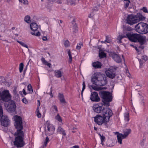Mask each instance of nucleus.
<instances>
[{
  "label": "nucleus",
  "instance_id": "obj_24",
  "mask_svg": "<svg viewBox=\"0 0 148 148\" xmlns=\"http://www.w3.org/2000/svg\"><path fill=\"white\" fill-rule=\"evenodd\" d=\"M91 87L94 90L98 91L103 89H106V88L105 87H104L103 88H101V87H98L96 86L93 85L91 86Z\"/></svg>",
  "mask_w": 148,
  "mask_h": 148
},
{
  "label": "nucleus",
  "instance_id": "obj_60",
  "mask_svg": "<svg viewBox=\"0 0 148 148\" xmlns=\"http://www.w3.org/2000/svg\"><path fill=\"white\" fill-rule=\"evenodd\" d=\"M45 65L48 66L49 67H50L51 64L50 63H48L47 62V63Z\"/></svg>",
  "mask_w": 148,
  "mask_h": 148
},
{
  "label": "nucleus",
  "instance_id": "obj_15",
  "mask_svg": "<svg viewBox=\"0 0 148 148\" xmlns=\"http://www.w3.org/2000/svg\"><path fill=\"white\" fill-rule=\"evenodd\" d=\"M111 56L112 59L117 63H120L121 62L122 59L118 54L113 53L111 54Z\"/></svg>",
  "mask_w": 148,
  "mask_h": 148
},
{
  "label": "nucleus",
  "instance_id": "obj_37",
  "mask_svg": "<svg viewBox=\"0 0 148 148\" xmlns=\"http://www.w3.org/2000/svg\"><path fill=\"white\" fill-rule=\"evenodd\" d=\"M71 53V52L70 51V50H69L68 52V53L69 55V62H70V63L71 62L72 60V57Z\"/></svg>",
  "mask_w": 148,
  "mask_h": 148
},
{
  "label": "nucleus",
  "instance_id": "obj_30",
  "mask_svg": "<svg viewBox=\"0 0 148 148\" xmlns=\"http://www.w3.org/2000/svg\"><path fill=\"white\" fill-rule=\"evenodd\" d=\"M99 56L100 58H104L106 57V53L103 52H101L99 53Z\"/></svg>",
  "mask_w": 148,
  "mask_h": 148
},
{
  "label": "nucleus",
  "instance_id": "obj_36",
  "mask_svg": "<svg viewBox=\"0 0 148 148\" xmlns=\"http://www.w3.org/2000/svg\"><path fill=\"white\" fill-rule=\"evenodd\" d=\"M23 63L20 64L19 66V70L20 73H21L23 70Z\"/></svg>",
  "mask_w": 148,
  "mask_h": 148
},
{
  "label": "nucleus",
  "instance_id": "obj_22",
  "mask_svg": "<svg viewBox=\"0 0 148 148\" xmlns=\"http://www.w3.org/2000/svg\"><path fill=\"white\" fill-rule=\"evenodd\" d=\"M57 132L60 134H62L63 136H65L66 135L65 131L60 126L58 127L57 130Z\"/></svg>",
  "mask_w": 148,
  "mask_h": 148
},
{
  "label": "nucleus",
  "instance_id": "obj_41",
  "mask_svg": "<svg viewBox=\"0 0 148 148\" xmlns=\"http://www.w3.org/2000/svg\"><path fill=\"white\" fill-rule=\"evenodd\" d=\"M70 45L69 42L68 40H66L64 42V45L65 47H68Z\"/></svg>",
  "mask_w": 148,
  "mask_h": 148
},
{
  "label": "nucleus",
  "instance_id": "obj_17",
  "mask_svg": "<svg viewBox=\"0 0 148 148\" xmlns=\"http://www.w3.org/2000/svg\"><path fill=\"white\" fill-rule=\"evenodd\" d=\"M146 37L144 36H141L139 34L137 42H139L140 45H143L145 42Z\"/></svg>",
  "mask_w": 148,
  "mask_h": 148
},
{
  "label": "nucleus",
  "instance_id": "obj_53",
  "mask_svg": "<svg viewBox=\"0 0 148 148\" xmlns=\"http://www.w3.org/2000/svg\"><path fill=\"white\" fill-rule=\"evenodd\" d=\"M59 99L63 98H64V96L63 94H61L60 93H59Z\"/></svg>",
  "mask_w": 148,
  "mask_h": 148
},
{
  "label": "nucleus",
  "instance_id": "obj_57",
  "mask_svg": "<svg viewBox=\"0 0 148 148\" xmlns=\"http://www.w3.org/2000/svg\"><path fill=\"white\" fill-rule=\"evenodd\" d=\"M57 3H58L61 4L62 3L61 0H56Z\"/></svg>",
  "mask_w": 148,
  "mask_h": 148
},
{
  "label": "nucleus",
  "instance_id": "obj_21",
  "mask_svg": "<svg viewBox=\"0 0 148 148\" xmlns=\"http://www.w3.org/2000/svg\"><path fill=\"white\" fill-rule=\"evenodd\" d=\"M55 76L58 77L60 78L62 76L63 74V72L61 71L60 70H55L54 71Z\"/></svg>",
  "mask_w": 148,
  "mask_h": 148
},
{
  "label": "nucleus",
  "instance_id": "obj_18",
  "mask_svg": "<svg viewBox=\"0 0 148 148\" xmlns=\"http://www.w3.org/2000/svg\"><path fill=\"white\" fill-rule=\"evenodd\" d=\"M92 66L95 69L101 68L102 66V64L99 61L93 62L92 64Z\"/></svg>",
  "mask_w": 148,
  "mask_h": 148
},
{
  "label": "nucleus",
  "instance_id": "obj_31",
  "mask_svg": "<svg viewBox=\"0 0 148 148\" xmlns=\"http://www.w3.org/2000/svg\"><path fill=\"white\" fill-rule=\"evenodd\" d=\"M49 139L48 137H47L45 139L44 144L42 145V148H44V147L46 146L47 143L49 142Z\"/></svg>",
  "mask_w": 148,
  "mask_h": 148
},
{
  "label": "nucleus",
  "instance_id": "obj_10",
  "mask_svg": "<svg viewBox=\"0 0 148 148\" xmlns=\"http://www.w3.org/2000/svg\"><path fill=\"white\" fill-rule=\"evenodd\" d=\"M11 97L9 91L7 90H5L2 92L1 96V100L6 102L10 101Z\"/></svg>",
  "mask_w": 148,
  "mask_h": 148
},
{
  "label": "nucleus",
  "instance_id": "obj_23",
  "mask_svg": "<svg viewBox=\"0 0 148 148\" xmlns=\"http://www.w3.org/2000/svg\"><path fill=\"white\" fill-rule=\"evenodd\" d=\"M72 24L73 25L71 29H73V32H76L78 31V27L74 21L73 22Z\"/></svg>",
  "mask_w": 148,
  "mask_h": 148
},
{
  "label": "nucleus",
  "instance_id": "obj_28",
  "mask_svg": "<svg viewBox=\"0 0 148 148\" xmlns=\"http://www.w3.org/2000/svg\"><path fill=\"white\" fill-rule=\"evenodd\" d=\"M99 135L100 137V138L101 141V144L103 146H104V144L103 143V142L105 141V137L103 135H101V134H99Z\"/></svg>",
  "mask_w": 148,
  "mask_h": 148
},
{
  "label": "nucleus",
  "instance_id": "obj_40",
  "mask_svg": "<svg viewBox=\"0 0 148 148\" xmlns=\"http://www.w3.org/2000/svg\"><path fill=\"white\" fill-rule=\"evenodd\" d=\"M38 107L37 108L36 110V112L37 114V117L39 118L41 117V115L40 113L39 110H38Z\"/></svg>",
  "mask_w": 148,
  "mask_h": 148
},
{
  "label": "nucleus",
  "instance_id": "obj_1",
  "mask_svg": "<svg viewBox=\"0 0 148 148\" xmlns=\"http://www.w3.org/2000/svg\"><path fill=\"white\" fill-rule=\"evenodd\" d=\"M15 121L14 125L17 130L14 135L15 137L14 145L17 148L23 147L25 145L24 141V133L22 130L23 129L22 120L21 118L16 115L14 117Z\"/></svg>",
  "mask_w": 148,
  "mask_h": 148
},
{
  "label": "nucleus",
  "instance_id": "obj_33",
  "mask_svg": "<svg viewBox=\"0 0 148 148\" xmlns=\"http://www.w3.org/2000/svg\"><path fill=\"white\" fill-rule=\"evenodd\" d=\"M112 141L110 140H108L107 141L106 145L108 147H112L113 145L112 144Z\"/></svg>",
  "mask_w": 148,
  "mask_h": 148
},
{
  "label": "nucleus",
  "instance_id": "obj_47",
  "mask_svg": "<svg viewBox=\"0 0 148 148\" xmlns=\"http://www.w3.org/2000/svg\"><path fill=\"white\" fill-rule=\"evenodd\" d=\"M41 61L42 62L45 64H46L47 63V62L46 60L45 59V58L43 57L42 58H41Z\"/></svg>",
  "mask_w": 148,
  "mask_h": 148
},
{
  "label": "nucleus",
  "instance_id": "obj_56",
  "mask_svg": "<svg viewBox=\"0 0 148 148\" xmlns=\"http://www.w3.org/2000/svg\"><path fill=\"white\" fill-rule=\"evenodd\" d=\"M23 3L24 4H27L28 3V1L27 0H23Z\"/></svg>",
  "mask_w": 148,
  "mask_h": 148
},
{
  "label": "nucleus",
  "instance_id": "obj_55",
  "mask_svg": "<svg viewBox=\"0 0 148 148\" xmlns=\"http://www.w3.org/2000/svg\"><path fill=\"white\" fill-rule=\"evenodd\" d=\"M93 16H94V15H93L92 12L89 15L88 17L89 18H91L93 17Z\"/></svg>",
  "mask_w": 148,
  "mask_h": 148
},
{
  "label": "nucleus",
  "instance_id": "obj_25",
  "mask_svg": "<svg viewBox=\"0 0 148 148\" xmlns=\"http://www.w3.org/2000/svg\"><path fill=\"white\" fill-rule=\"evenodd\" d=\"M124 117L125 120L128 122L129 120V113L128 112L124 113Z\"/></svg>",
  "mask_w": 148,
  "mask_h": 148
},
{
  "label": "nucleus",
  "instance_id": "obj_45",
  "mask_svg": "<svg viewBox=\"0 0 148 148\" xmlns=\"http://www.w3.org/2000/svg\"><path fill=\"white\" fill-rule=\"evenodd\" d=\"M59 100L60 102L62 103H66L65 99L64 98H63L59 99Z\"/></svg>",
  "mask_w": 148,
  "mask_h": 148
},
{
  "label": "nucleus",
  "instance_id": "obj_32",
  "mask_svg": "<svg viewBox=\"0 0 148 148\" xmlns=\"http://www.w3.org/2000/svg\"><path fill=\"white\" fill-rule=\"evenodd\" d=\"M124 1H126V3H125L124 8L126 9L129 6V4L130 3V2L129 0H124Z\"/></svg>",
  "mask_w": 148,
  "mask_h": 148
},
{
  "label": "nucleus",
  "instance_id": "obj_19",
  "mask_svg": "<svg viewBox=\"0 0 148 148\" xmlns=\"http://www.w3.org/2000/svg\"><path fill=\"white\" fill-rule=\"evenodd\" d=\"M124 134H119L118 135H117V138L118 140V142L120 144H122V138H121L122 137L123 138H125L127 136H125Z\"/></svg>",
  "mask_w": 148,
  "mask_h": 148
},
{
  "label": "nucleus",
  "instance_id": "obj_50",
  "mask_svg": "<svg viewBox=\"0 0 148 148\" xmlns=\"http://www.w3.org/2000/svg\"><path fill=\"white\" fill-rule=\"evenodd\" d=\"M53 109H54L56 112L58 111L57 107L56 105H53L52 106Z\"/></svg>",
  "mask_w": 148,
  "mask_h": 148
},
{
  "label": "nucleus",
  "instance_id": "obj_4",
  "mask_svg": "<svg viewBox=\"0 0 148 148\" xmlns=\"http://www.w3.org/2000/svg\"><path fill=\"white\" fill-rule=\"evenodd\" d=\"M100 95L102 99V101L103 105L106 106H109V102L112 100V97L110 93L106 91L101 92L100 93Z\"/></svg>",
  "mask_w": 148,
  "mask_h": 148
},
{
  "label": "nucleus",
  "instance_id": "obj_64",
  "mask_svg": "<svg viewBox=\"0 0 148 148\" xmlns=\"http://www.w3.org/2000/svg\"><path fill=\"white\" fill-rule=\"evenodd\" d=\"M73 148H79V146L77 145H75L73 147Z\"/></svg>",
  "mask_w": 148,
  "mask_h": 148
},
{
  "label": "nucleus",
  "instance_id": "obj_44",
  "mask_svg": "<svg viewBox=\"0 0 148 148\" xmlns=\"http://www.w3.org/2000/svg\"><path fill=\"white\" fill-rule=\"evenodd\" d=\"M142 59L146 61L148 60V57L146 56H142Z\"/></svg>",
  "mask_w": 148,
  "mask_h": 148
},
{
  "label": "nucleus",
  "instance_id": "obj_49",
  "mask_svg": "<svg viewBox=\"0 0 148 148\" xmlns=\"http://www.w3.org/2000/svg\"><path fill=\"white\" fill-rule=\"evenodd\" d=\"M142 10H143V11L144 12H145V13H148V11L147 9V8H146V7H143V8Z\"/></svg>",
  "mask_w": 148,
  "mask_h": 148
},
{
  "label": "nucleus",
  "instance_id": "obj_12",
  "mask_svg": "<svg viewBox=\"0 0 148 148\" xmlns=\"http://www.w3.org/2000/svg\"><path fill=\"white\" fill-rule=\"evenodd\" d=\"M105 119L103 117L98 115L94 117V121L99 125H101L103 123H106L108 122L106 121Z\"/></svg>",
  "mask_w": 148,
  "mask_h": 148
},
{
  "label": "nucleus",
  "instance_id": "obj_51",
  "mask_svg": "<svg viewBox=\"0 0 148 148\" xmlns=\"http://www.w3.org/2000/svg\"><path fill=\"white\" fill-rule=\"evenodd\" d=\"M106 41H107V42L109 43L110 42V40H109V37L108 36H106Z\"/></svg>",
  "mask_w": 148,
  "mask_h": 148
},
{
  "label": "nucleus",
  "instance_id": "obj_7",
  "mask_svg": "<svg viewBox=\"0 0 148 148\" xmlns=\"http://www.w3.org/2000/svg\"><path fill=\"white\" fill-rule=\"evenodd\" d=\"M45 130L46 136H49L54 134L55 128L52 124L47 121L46 122Z\"/></svg>",
  "mask_w": 148,
  "mask_h": 148
},
{
  "label": "nucleus",
  "instance_id": "obj_62",
  "mask_svg": "<svg viewBox=\"0 0 148 148\" xmlns=\"http://www.w3.org/2000/svg\"><path fill=\"white\" fill-rule=\"evenodd\" d=\"M73 130L72 131V132H73V133H74V132H75V131H74L75 130H77V128H75V127H73Z\"/></svg>",
  "mask_w": 148,
  "mask_h": 148
},
{
  "label": "nucleus",
  "instance_id": "obj_59",
  "mask_svg": "<svg viewBox=\"0 0 148 148\" xmlns=\"http://www.w3.org/2000/svg\"><path fill=\"white\" fill-rule=\"evenodd\" d=\"M23 94L25 95L27 94V93L26 92V91L24 89H23Z\"/></svg>",
  "mask_w": 148,
  "mask_h": 148
},
{
  "label": "nucleus",
  "instance_id": "obj_6",
  "mask_svg": "<svg viewBox=\"0 0 148 148\" xmlns=\"http://www.w3.org/2000/svg\"><path fill=\"white\" fill-rule=\"evenodd\" d=\"M141 20L142 18L139 17L138 15L136 16L129 15L127 18V23L130 25H132L134 24L139 22Z\"/></svg>",
  "mask_w": 148,
  "mask_h": 148
},
{
  "label": "nucleus",
  "instance_id": "obj_2",
  "mask_svg": "<svg viewBox=\"0 0 148 148\" xmlns=\"http://www.w3.org/2000/svg\"><path fill=\"white\" fill-rule=\"evenodd\" d=\"M107 78L104 74L100 72H96L92 75L91 82L93 84L97 86H103L107 84Z\"/></svg>",
  "mask_w": 148,
  "mask_h": 148
},
{
  "label": "nucleus",
  "instance_id": "obj_14",
  "mask_svg": "<svg viewBox=\"0 0 148 148\" xmlns=\"http://www.w3.org/2000/svg\"><path fill=\"white\" fill-rule=\"evenodd\" d=\"M90 99L92 101L96 102L99 101L100 100L98 94L96 92H94L91 93Z\"/></svg>",
  "mask_w": 148,
  "mask_h": 148
},
{
  "label": "nucleus",
  "instance_id": "obj_43",
  "mask_svg": "<svg viewBox=\"0 0 148 148\" xmlns=\"http://www.w3.org/2000/svg\"><path fill=\"white\" fill-rule=\"evenodd\" d=\"M99 5H98L96 6L95 7L92 9L93 12L94 11H97L98 10L99 8Z\"/></svg>",
  "mask_w": 148,
  "mask_h": 148
},
{
  "label": "nucleus",
  "instance_id": "obj_48",
  "mask_svg": "<svg viewBox=\"0 0 148 148\" xmlns=\"http://www.w3.org/2000/svg\"><path fill=\"white\" fill-rule=\"evenodd\" d=\"M22 101L23 103L25 104H27L28 103V101L25 98H23L22 100Z\"/></svg>",
  "mask_w": 148,
  "mask_h": 148
},
{
  "label": "nucleus",
  "instance_id": "obj_16",
  "mask_svg": "<svg viewBox=\"0 0 148 148\" xmlns=\"http://www.w3.org/2000/svg\"><path fill=\"white\" fill-rule=\"evenodd\" d=\"M103 107L99 106L98 104L94 105L93 106V109L94 111L97 113H100L102 111Z\"/></svg>",
  "mask_w": 148,
  "mask_h": 148
},
{
  "label": "nucleus",
  "instance_id": "obj_27",
  "mask_svg": "<svg viewBox=\"0 0 148 148\" xmlns=\"http://www.w3.org/2000/svg\"><path fill=\"white\" fill-rule=\"evenodd\" d=\"M27 90L29 91V93L32 94L33 91L32 87L30 84H29L27 86Z\"/></svg>",
  "mask_w": 148,
  "mask_h": 148
},
{
  "label": "nucleus",
  "instance_id": "obj_9",
  "mask_svg": "<svg viewBox=\"0 0 148 148\" xmlns=\"http://www.w3.org/2000/svg\"><path fill=\"white\" fill-rule=\"evenodd\" d=\"M102 113L106 121L108 122L110 118L112 115V110L108 108H103Z\"/></svg>",
  "mask_w": 148,
  "mask_h": 148
},
{
  "label": "nucleus",
  "instance_id": "obj_8",
  "mask_svg": "<svg viewBox=\"0 0 148 148\" xmlns=\"http://www.w3.org/2000/svg\"><path fill=\"white\" fill-rule=\"evenodd\" d=\"M3 112L2 106L0 105V117L1 116V124L4 127L8 126L10 123V121L8 117L3 116Z\"/></svg>",
  "mask_w": 148,
  "mask_h": 148
},
{
  "label": "nucleus",
  "instance_id": "obj_13",
  "mask_svg": "<svg viewBox=\"0 0 148 148\" xmlns=\"http://www.w3.org/2000/svg\"><path fill=\"white\" fill-rule=\"evenodd\" d=\"M106 73L107 76L110 78L113 79L115 76V70L110 68L108 69L106 72Z\"/></svg>",
  "mask_w": 148,
  "mask_h": 148
},
{
  "label": "nucleus",
  "instance_id": "obj_39",
  "mask_svg": "<svg viewBox=\"0 0 148 148\" xmlns=\"http://www.w3.org/2000/svg\"><path fill=\"white\" fill-rule=\"evenodd\" d=\"M82 85H83V88H82V92H81V95H82V94H83V92L85 88V83L84 81L83 82V83H82ZM82 100H83L82 97Z\"/></svg>",
  "mask_w": 148,
  "mask_h": 148
},
{
  "label": "nucleus",
  "instance_id": "obj_11",
  "mask_svg": "<svg viewBox=\"0 0 148 148\" xmlns=\"http://www.w3.org/2000/svg\"><path fill=\"white\" fill-rule=\"evenodd\" d=\"M16 105L13 101L10 100L8 103L7 106V109L9 112H14L16 110Z\"/></svg>",
  "mask_w": 148,
  "mask_h": 148
},
{
  "label": "nucleus",
  "instance_id": "obj_61",
  "mask_svg": "<svg viewBox=\"0 0 148 148\" xmlns=\"http://www.w3.org/2000/svg\"><path fill=\"white\" fill-rule=\"evenodd\" d=\"M52 92V88H51L50 92V95L51 96V97H53V96Z\"/></svg>",
  "mask_w": 148,
  "mask_h": 148
},
{
  "label": "nucleus",
  "instance_id": "obj_42",
  "mask_svg": "<svg viewBox=\"0 0 148 148\" xmlns=\"http://www.w3.org/2000/svg\"><path fill=\"white\" fill-rule=\"evenodd\" d=\"M31 33L32 35H33L36 36H39L40 35V33L39 32H38L36 33L32 32Z\"/></svg>",
  "mask_w": 148,
  "mask_h": 148
},
{
  "label": "nucleus",
  "instance_id": "obj_5",
  "mask_svg": "<svg viewBox=\"0 0 148 148\" xmlns=\"http://www.w3.org/2000/svg\"><path fill=\"white\" fill-rule=\"evenodd\" d=\"M135 28L136 31L141 34L148 32V25L144 23H139L136 25Z\"/></svg>",
  "mask_w": 148,
  "mask_h": 148
},
{
  "label": "nucleus",
  "instance_id": "obj_54",
  "mask_svg": "<svg viewBox=\"0 0 148 148\" xmlns=\"http://www.w3.org/2000/svg\"><path fill=\"white\" fill-rule=\"evenodd\" d=\"M42 40L44 41H46L47 40V38L46 36H43L42 37Z\"/></svg>",
  "mask_w": 148,
  "mask_h": 148
},
{
  "label": "nucleus",
  "instance_id": "obj_63",
  "mask_svg": "<svg viewBox=\"0 0 148 148\" xmlns=\"http://www.w3.org/2000/svg\"><path fill=\"white\" fill-rule=\"evenodd\" d=\"M38 106H40V100H38Z\"/></svg>",
  "mask_w": 148,
  "mask_h": 148
},
{
  "label": "nucleus",
  "instance_id": "obj_52",
  "mask_svg": "<svg viewBox=\"0 0 148 148\" xmlns=\"http://www.w3.org/2000/svg\"><path fill=\"white\" fill-rule=\"evenodd\" d=\"M144 47L143 46V45H140L138 47L139 49H140L141 50H142L144 48Z\"/></svg>",
  "mask_w": 148,
  "mask_h": 148
},
{
  "label": "nucleus",
  "instance_id": "obj_20",
  "mask_svg": "<svg viewBox=\"0 0 148 148\" xmlns=\"http://www.w3.org/2000/svg\"><path fill=\"white\" fill-rule=\"evenodd\" d=\"M30 28L32 31H35L37 30L38 26L36 23H33L30 24Z\"/></svg>",
  "mask_w": 148,
  "mask_h": 148
},
{
  "label": "nucleus",
  "instance_id": "obj_3",
  "mask_svg": "<svg viewBox=\"0 0 148 148\" xmlns=\"http://www.w3.org/2000/svg\"><path fill=\"white\" fill-rule=\"evenodd\" d=\"M139 35L137 34H131L130 33H126L125 35H119L117 37V39L119 40L118 43H122L121 40L124 38H127L129 40L134 42H137L138 38Z\"/></svg>",
  "mask_w": 148,
  "mask_h": 148
},
{
  "label": "nucleus",
  "instance_id": "obj_58",
  "mask_svg": "<svg viewBox=\"0 0 148 148\" xmlns=\"http://www.w3.org/2000/svg\"><path fill=\"white\" fill-rule=\"evenodd\" d=\"M135 49L136 50V51L138 52H139L141 50L140 49H139V48H138L137 47H136L135 48Z\"/></svg>",
  "mask_w": 148,
  "mask_h": 148
},
{
  "label": "nucleus",
  "instance_id": "obj_46",
  "mask_svg": "<svg viewBox=\"0 0 148 148\" xmlns=\"http://www.w3.org/2000/svg\"><path fill=\"white\" fill-rule=\"evenodd\" d=\"M82 45V44L79 43L77 45L76 47V49L78 50H79L81 48V46Z\"/></svg>",
  "mask_w": 148,
  "mask_h": 148
},
{
  "label": "nucleus",
  "instance_id": "obj_29",
  "mask_svg": "<svg viewBox=\"0 0 148 148\" xmlns=\"http://www.w3.org/2000/svg\"><path fill=\"white\" fill-rule=\"evenodd\" d=\"M30 18V16L27 15L24 18V20L26 22L28 23H29L31 22Z\"/></svg>",
  "mask_w": 148,
  "mask_h": 148
},
{
  "label": "nucleus",
  "instance_id": "obj_35",
  "mask_svg": "<svg viewBox=\"0 0 148 148\" xmlns=\"http://www.w3.org/2000/svg\"><path fill=\"white\" fill-rule=\"evenodd\" d=\"M17 42L18 43H19L22 46L24 47L28 48V47L27 45L23 42L21 41H20L18 40H17Z\"/></svg>",
  "mask_w": 148,
  "mask_h": 148
},
{
  "label": "nucleus",
  "instance_id": "obj_26",
  "mask_svg": "<svg viewBox=\"0 0 148 148\" xmlns=\"http://www.w3.org/2000/svg\"><path fill=\"white\" fill-rule=\"evenodd\" d=\"M131 130L130 129H126L124 130L123 132L125 136H127L130 133Z\"/></svg>",
  "mask_w": 148,
  "mask_h": 148
},
{
  "label": "nucleus",
  "instance_id": "obj_38",
  "mask_svg": "<svg viewBox=\"0 0 148 148\" xmlns=\"http://www.w3.org/2000/svg\"><path fill=\"white\" fill-rule=\"evenodd\" d=\"M69 3L71 5H75L76 4L75 1L73 0H70L69 1Z\"/></svg>",
  "mask_w": 148,
  "mask_h": 148
},
{
  "label": "nucleus",
  "instance_id": "obj_34",
  "mask_svg": "<svg viewBox=\"0 0 148 148\" xmlns=\"http://www.w3.org/2000/svg\"><path fill=\"white\" fill-rule=\"evenodd\" d=\"M55 118L56 120H57L59 122H61L62 121V118L59 114H57L55 116Z\"/></svg>",
  "mask_w": 148,
  "mask_h": 148
}]
</instances>
